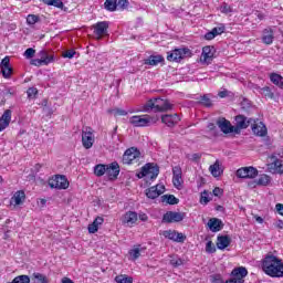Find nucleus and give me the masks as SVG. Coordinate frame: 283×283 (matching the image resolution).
Masks as SVG:
<instances>
[{"mask_svg": "<svg viewBox=\"0 0 283 283\" xmlns=\"http://www.w3.org/2000/svg\"><path fill=\"white\" fill-rule=\"evenodd\" d=\"M261 269L269 277H283V261L271 252L262 259Z\"/></svg>", "mask_w": 283, "mask_h": 283, "instance_id": "1", "label": "nucleus"}, {"mask_svg": "<svg viewBox=\"0 0 283 283\" xmlns=\"http://www.w3.org/2000/svg\"><path fill=\"white\" fill-rule=\"evenodd\" d=\"M249 275V271L244 266L234 268L231 272V279L226 281L221 274L212 275V283H244V279Z\"/></svg>", "mask_w": 283, "mask_h": 283, "instance_id": "2", "label": "nucleus"}, {"mask_svg": "<svg viewBox=\"0 0 283 283\" xmlns=\"http://www.w3.org/2000/svg\"><path fill=\"white\" fill-rule=\"evenodd\" d=\"M144 112H149L150 109H154L155 112H171L174 109V104L169 102V99H164L160 97L157 98H150L146 102V104L143 106Z\"/></svg>", "mask_w": 283, "mask_h": 283, "instance_id": "3", "label": "nucleus"}, {"mask_svg": "<svg viewBox=\"0 0 283 283\" xmlns=\"http://www.w3.org/2000/svg\"><path fill=\"white\" fill-rule=\"evenodd\" d=\"M158 120H160L158 115H135L129 118L133 127H149L150 125H156Z\"/></svg>", "mask_w": 283, "mask_h": 283, "instance_id": "4", "label": "nucleus"}, {"mask_svg": "<svg viewBox=\"0 0 283 283\" xmlns=\"http://www.w3.org/2000/svg\"><path fill=\"white\" fill-rule=\"evenodd\" d=\"M160 174V167L157 164L148 163L142 167V170L137 174V178H149L156 180Z\"/></svg>", "mask_w": 283, "mask_h": 283, "instance_id": "5", "label": "nucleus"}, {"mask_svg": "<svg viewBox=\"0 0 283 283\" xmlns=\"http://www.w3.org/2000/svg\"><path fill=\"white\" fill-rule=\"evenodd\" d=\"M185 56H191V50L187 48L174 49L167 53V61L170 63H180Z\"/></svg>", "mask_w": 283, "mask_h": 283, "instance_id": "6", "label": "nucleus"}, {"mask_svg": "<svg viewBox=\"0 0 283 283\" xmlns=\"http://www.w3.org/2000/svg\"><path fill=\"white\" fill-rule=\"evenodd\" d=\"M49 187L51 189H69L70 188V181L67 180V177L65 175H54L49 179Z\"/></svg>", "mask_w": 283, "mask_h": 283, "instance_id": "7", "label": "nucleus"}, {"mask_svg": "<svg viewBox=\"0 0 283 283\" xmlns=\"http://www.w3.org/2000/svg\"><path fill=\"white\" fill-rule=\"evenodd\" d=\"M258 168L253 166H248V167H241L237 170L235 176L237 178H241L244 180H253L258 178Z\"/></svg>", "mask_w": 283, "mask_h": 283, "instance_id": "8", "label": "nucleus"}, {"mask_svg": "<svg viewBox=\"0 0 283 283\" xmlns=\"http://www.w3.org/2000/svg\"><path fill=\"white\" fill-rule=\"evenodd\" d=\"M94 129L90 126H86L82 129V145L84 149H92L94 147Z\"/></svg>", "mask_w": 283, "mask_h": 283, "instance_id": "9", "label": "nucleus"}, {"mask_svg": "<svg viewBox=\"0 0 283 283\" xmlns=\"http://www.w3.org/2000/svg\"><path fill=\"white\" fill-rule=\"evenodd\" d=\"M120 222L123 227H128L132 229L138 224V212L128 210L120 217Z\"/></svg>", "mask_w": 283, "mask_h": 283, "instance_id": "10", "label": "nucleus"}, {"mask_svg": "<svg viewBox=\"0 0 283 283\" xmlns=\"http://www.w3.org/2000/svg\"><path fill=\"white\" fill-rule=\"evenodd\" d=\"M138 158H140V150L136 147H130L125 150L122 160L124 165H134V163L138 161Z\"/></svg>", "mask_w": 283, "mask_h": 283, "instance_id": "11", "label": "nucleus"}, {"mask_svg": "<svg viewBox=\"0 0 283 283\" xmlns=\"http://www.w3.org/2000/svg\"><path fill=\"white\" fill-rule=\"evenodd\" d=\"M185 220V212L167 211L163 216L161 222L171 224L174 222H182Z\"/></svg>", "mask_w": 283, "mask_h": 283, "instance_id": "12", "label": "nucleus"}, {"mask_svg": "<svg viewBox=\"0 0 283 283\" xmlns=\"http://www.w3.org/2000/svg\"><path fill=\"white\" fill-rule=\"evenodd\" d=\"M94 34L97 41H101L103 36H107V30H109V22L101 21L93 24Z\"/></svg>", "mask_w": 283, "mask_h": 283, "instance_id": "13", "label": "nucleus"}, {"mask_svg": "<svg viewBox=\"0 0 283 283\" xmlns=\"http://www.w3.org/2000/svg\"><path fill=\"white\" fill-rule=\"evenodd\" d=\"M172 185L175 189H182L185 180H182V168L180 166L172 167Z\"/></svg>", "mask_w": 283, "mask_h": 283, "instance_id": "14", "label": "nucleus"}, {"mask_svg": "<svg viewBox=\"0 0 283 283\" xmlns=\"http://www.w3.org/2000/svg\"><path fill=\"white\" fill-rule=\"evenodd\" d=\"M165 191H166L165 185L157 184L156 186H151L150 188L146 189V196L150 200H156V198H159V196H163Z\"/></svg>", "mask_w": 283, "mask_h": 283, "instance_id": "15", "label": "nucleus"}, {"mask_svg": "<svg viewBox=\"0 0 283 283\" xmlns=\"http://www.w3.org/2000/svg\"><path fill=\"white\" fill-rule=\"evenodd\" d=\"M0 72L3 78H12L14 70L10 66V56H6L0 63Z\"/></svg>", "mask_w": 283, "mask_h": 283, "instance_id": "16", "label": "nucleus"}, {"mask_svg": "<svg viewBox=\"0 0 283 283\" xmlns=\"http://www.w3.org/2000/svg\"><path fill=\"white\" fill-rule=\"evenodd\" d=\"M161 235L166 238L167 240H171L172 242H185L187 240V237L182 234L181 232H177L175 230H165Z\"/></svg>", "mask_w": 283, "mask_h": 283, "instance_id": "17", "label": "nucleus"}, {"mask_svg": "<svg viewBox=\"0 0 283 283\" xmlns=\"http://www.w3.org/2000/svg\"><path fill=\"white\" fill-rule=\"evenodd\" d=\"M119 174H120V166L118 165V163L114 161L107 166L106 176L109 180H116Z\"/></svg>", "mask_w": 283, "mask_h": 283, "instance_id": "18", "label": "nucleus"}, {"mask_svg": "<svg viewBox=\"0 0 283 283\" xmlns=\"http://www.w3.org/2000/svg\"><path fill=\"white\" fill-rule=\"evenodd\" d=\"M213 56H216V48L203 46L202 53H201L203 63H207V65L211 64V61H213Z\"/></svg>", "mask_w": 283, "mask_h": 283, "instance_id": "19", "label": "nucleus"}, {"mask_svg": "<svg viewBox=\"0 0 283 283\" xmlns=\"http://www.w3.org/2000/svg\"><path fill=\"white\" fill-rule=\"evenodd\" d=\"M12 120V111L11 109H6L0 117V133L3 132L4 129H8L10 127V123Z\"/></svg>", "mask_w": 283, "mask_h": 283, "instance_id": "20", "label": "nucleus"}, {"mask_svg": "<svg viewBox=\"0 0 283 283\" xmlns=\"http://www.w3.org/2000/svg\"><path fill=\"white\" fill-rule=\"evenodd\" d=\"M161 123H164V125H166L167 127H176V125L180 123V116H178V114L163 115Z\"/></svg>", "mask_w": 283, "mask_h": 283, "instance_id": "21", "label": "nucleus"}, {"mask_svg": "<svg viewBox=\"0 0 283 283\" xmlns=\"http://www.w3.org/2000/svg\"><path fill=\"white\" fill-rule=\"evenodd\" d=\"M252 132L254 136L264 137L268 134L266 125L262 122L252 120Z\"/></svg>", "mask_w": 283, "mask_h": 283, "instance_id": "22", "label": "nucleus"}, {"mask_svg": "<svg viewBox=\"0 0 283 283\" xmlns=\"http://www.w3.org/2000/svg\"><path fill=\"white\" fill-rule=\"evenodd\" d=\"M227 28L224 27V24H219V27H214L210 32H207L205 34V39L207 41H213L216 36H220V34H224Z\"/></svg>", "mask_w": 283, "mask_h": 283, "instance_id": "23", "label": "nucleus"}, {"mask_svg": "<svg viewBox=\"0 0 283 283\" xmlns=\"http://www.w3.org/2000/svg\"><path fill=\"white\" fill-rule=\"evenodd\" d=\"M275 40V35L273 29L266 28L262 31L261 41L264 45H272L273 41Z\"/></svg>", "mask_w": 283, "mask_h": 283, "instance_id": "24", "label": "nucleus"}, {"mask_svg": "<svg viewBox=\"0 0 283 283\" xmlns=\"http://www.w3.org/2000/svg\"><path fill=\"white\" fill-rule=\"evenodd\" d=\"M25 202V191L18 190L14 192V195L11 197L10 205H13L14 207H19Z\"/></svg>", "mask_w": 283, "mask_h": 283, "instance_id": "25", "label": "nucleus"}, {"mask_svg": "<svg viewBox=\"0 0 283 283\" xmlns=\"http://www.w3.org/2000/svg\"><path fill=\"white\" fill-rule=\"evenodd\" d=\"M218 127L223 132V134H233V126L231 122L226 118H221L217 122Z\"/></svg>", "mask_w": 283, "mask_h": 283, "instance_id": "26", "label": "nucleus"}, {"mask_svg": "<svg viewBox=\"0 0 283 283\" xmlns=\"http://www.w3.org/2000/svg\"><path fill=\"white\" fill-rule=\"evenodd\" d=\"M208 227L212 233H218V231H222L224 224H222V220L218 218H212L208 221Z\"/></svg>", "mask_w": 283, "mask_h": 283, "instance_id": "27", "label": "nucleus"}, {"mask_svg": "<svg viewBox=\"0 0 283 283\" xmlns=\"http://www.w3.org/2000/svg\"><path fill=\"white\" fill-rule=\"evenodd\" d=\"M159 63H165V57L163 55H149L144 60V65H150L151 67L158 65Z\"/></svg>", "mask_w": 283, "mask_h": 283, "instance_id": "28", "label": "nucleus"}, {"mask_svg": "<svg viewBox=\"0 0 283 283\" xmlns=\"http://www.w3.org/2000/svg\"><path fill=\"white\" fill-rule=\"evenodd\" d=\"M231 244V238L229 235H218L217 237V249L224 251L227 247Z\"/></svg>", "mask_w": 283, "mask_h": 283, "instance_id": "29", "label": "nucleus"}, {"mask_svg": "<svg viewBox=\"0 0 283 283\" xmlns=\"http://www.w3.org/2000/svg\"><path fill=\"white\" fill-rule=\"evenodd\" d=\"M39 56L43 62V65H50V63H54V53H51L48 50H42L39 52Z\"/></svg>", "mask_w": 283, "mask_h": 283, "instance_id": "30", "label": "nucleus"}, {"mask_svg": "<svg viewBox=\"0 0 283 283\" xmlns=\"http://www.w3.org/2000/svg\"><path fill=\"white\" fill-rule=\"evenodd\" d=\"M209 171L213 176V178H220V176L224 174V170H222V167H220L219 160H217L213 165L209 167Z\"/></svg>", "mask_w": 283, "mask_h": 283, "instance_id": "31", "label": "nucleus"}, {"mask_svg": "<svg viewBox=\"0 0 283 283\" xmlns=\"http://www.w3.org/2000/svg\"><path fill=\"white\" fill-rule=\"evenodd\" d=\"M253 119H248L244 117V115H238L235 116V125L238 127H240V129H247V127H249V124L252 122Z\"/></svg>", "mask_w": 283, "mask_h": 283, "instance_id": "32", "label": "nucleus"}, {"mask_svg": "<svg viewBox=\"0 0 283 283\" xmlns=\"http://www.w3.org/2000/svg\"><path fill=\"white\" fill-rule=\"evenodd\" d=\"M270 169L274 171V174H283V161L282 159L275 158L272 164H270Z\"/></svg>", "mask_w": 283, "mask_h": 283, "instance_id": "33", "label": "nucleus"}, {"mask_svg": "<svg viewBox=\"0 0 283 283\" xmlns=\"http://www.w3.org/2000/svg\"><path fill=\"white\" fill-rule=\"evenodd\" d=\"M32 283H50V279L45 274H41L39 272H35L31 276Z\"/></svg>", "mask_w": 283, "mask_h": 283, "instance_id": "34", "label": "nucleus"}, {"mask_svg": "<svg viewBox=\"0 0 283 283\" xmlns=\"http://www.w3.org/2000/svg\"><path fill=\"white\" fill-rule=\"evenodd\" d=\"M270 81H271V83H273V85H276L277 87L283 90V77H282V75H280L277 73H271L270 74Z\"/></svg>", "mask_w": 283, "mask_h": 283, "instance_id": "35", "label": "nucleus"}, {"mask_svg": "<svg viewBox=\"0 0 283 283\" xmlns=\"http://www.w3.org/2000/svg\"><path fill=\"white\" fill-rule=\"evenodd\" d=\"M170 264L174 269H178L179 266H185L186 261L178 255H170Z\"/></svg>", "mask_w": 283, "mask_h": 283, "instance_id": "36", "label": "nucleus"}, {"mask_svg": "<svg viewBox=\"0 0 283 283\" xmlns=\"http://www.w3.org/2000/svg\"><path fill=\"white\" fill-rule=\"evenodd\" d=\"M107 166L105 164H98L94 167V174L95 176H97L98 178H101V176H105V174H107Z\"/></svg>", "mask_w": 283, "mask_h": 283, "instance_id": "37", "label": "nucleus"}, {"mask_svg": "<svg viewBox=\"0 0 283 283\" xmlns=\"http://www.w3.org/2000/svg\"><path fill=\"white\" fill-rule=\"evenodd\" d=\"M259 187H269L271 185V176L263 174L256 179Z\"/></svg>", "mask_w": 283, "mask_h": 283, "instance_id": "38", "label": "nucleus"}, {"mask_svg": "<svg viewBox=\"0 0 283 283\" xmlns=\"http://www.w3.org/2000/svg\"><path fill=\"white\" fill-rule=\"evenodd\" d=\"M116 283H134V277L127 275V274H119L115 276Z\"/></svg>", "mask_w": 283, "mask_h": 283, "instance_id": "39", "label": "nucleus"}, {"mask_svg": "<svg viewBox=\"0 0 283 283\" xmlns=\"http://www.w3.org/2000/svg\"><path fill=\"white\" fill-rule=\"evenodd\" d=\"M44 6H53V8H59L60 10H63V1L61 0H40Z\"/></svg>", "mask_w": 283, "mask_h": 283, "instance_id": "40", "label": "nucleus"}, {"mask_svg": "<svg viewBox=\"0 0 283 283\" xmlns=\"http://www.w3.org/2000/svg\"><path fill=\"white\" fill-rule=\"evenodd\" d=\"M161 198L167 205H178V202H180V199L176 198L174 195H164Z\"/></svg>", "mask_w": 283, "mask_h": 283, "instance_id": "41", "label": "nucleus"}, {"mask_svg": "<svg viewBox=\"0 0 283 283\" xmlns=\"http://www.w3.org/2000/svg\"><path fill=\"white\" fill-rule=\"evenodd\" d=\"M118 0H106L104 6L108 12H116Z\"/></svg>", "mask_w": 283, "mask_h": 283, "instance_id": "42", "label": "nucleus"}, {"mask_svg": "<svg viewBox=\"0 0 283 283\" xmlns=\"http://www.w3.org/2000/svg\"><path fill=\"white\" fill-rule=\"evenodd\" d=\"M198 103H200V105H203V107H211L213 105L209 95L200 96L198 98Z\"/></svg>", "mask_w": 283, "mask_h": 283, "instance_id": "43", "label": "nucleus"}, {"mask_svg": "<svg viewBox=\"0 0 283 283\" xmlns=\"http://www.w3.org/2000/svg\"><path fill=\"white\" fill-rule=\"evenodd\" d=\"M40 21H41V18L36 14H29L27 17L28 25H34L35 23H39Z\"/></svg>", "mask_w": 283, "mask_h": 283, "instance_id": "44", "label": "nucleus"}, {"mask_svg": "<svg viewBox=\"0 0 283 283\" xmlns=\"http://www.w3.org/2000/svg\"><path fill=\"white\" fill-rule=\"evenodd\" d=\"M209 202H211V197H209V191L205 190L203 192H201L200 203L209 205Z\"/></svg>", "mask_w": 283, "mask_h": 283, "instance_id": "45", "label": "nucleus"}, {"mask_svg": "<svg viewBox=\"0 0 283 283\" xmlns=\"http://www.w3.org/2000/svg\"><path fill=\"white\" fill-rule=\"evenodd\" d=\"M108 114H114L115 117H118V116H127L128 113L123 108H115V109H109Z\"/></svg>", "mask_w": 283, "mask_h": 283, "instance_id": "46", "label": "nucleus"}, {"mask_svg": "<svg viewBox=\"0 0 283 283\" xmlns=\"http://www.w3.org/2000/svg\"><path fill=\"white\" fill-rule=\"evenodd\" d=\"M220 10L222 14H231V12H233V8L226 2L220 7Z\"/></svg>", "mask_w": 283, "mask_h": 283, "instance_id": "47", "label": "nucleus"}, {"mask_svg": "<svg viewBox=\"0 0 283 283\" xmlns=\"http://www.w3.org/2000/svg\"><path fill=\"white\" fill-rule=\"evenodd\" d=\"M206 253H216V244H213V241L206 243Z\"/></svg>", "mask_w": 283, "mask_h": 283, "instance_id": "48", "label": "nucleus"}, {"mask_svg": "<svg viewBox=\"0 0 283 283\" xmlns=\"http://www.w3.org/2000/svg\"><path fill=\"white\" fill-rule=\"evenodd\" d=\"M117 8L119 10H127L129 8V0H118Z\"/></svg>", "mask_w": 283, "mask_h": 283, "instance_id": "49", "label": "nucleus"}, {"mask_svg": "<svg viewBox=\"0 0 283 283\" xmlns=\"http://www.w3.org/2000/svg\"><path fill=\"white\" fill-rule=\"evenodd\" d=\"M63 59H74L76 56V51L74 50H66L62 54Z\"/></svg>", "mask_w": 283, "mask_h": 283, "instance_id": "50", "label": "nucleus"}, {"mask_svg": "<svg viewBox=\"0 0 283 283\" xmlns=\"http://www.w3.org/2000/svg\"><path fill=\"white\" fill-rule=\"evenodd\" d=\"M27 94L28 98H34L36 94H39V90H36V87H30L28 88Z\"/></svg>", "mask_w": 283, "mask_h": 283, "instance_id": "51", "label": "nucleus"}, {"mask_svg": "<svg viewBox=\"0 0 283 283\" xmlns=\"http://www.w3.org/2000/svg\"><path fill=\"white\" fill-rule=\"evenodd\" d=\"M34 54H36V50L29 48L24 52L25 59H33Z\"/></svg>", "mask_w": 283, "mask_h": 283, "instance_id": "52", "label": "nucleus"}, {"mask_svg": "<svg viewBox=\"0 0 283 283\" xmlns=\"http://www.w3.org/2000/svg\"><path fill=\"white\" fill-rule=\"evenodd\" d=\"M213 196H216L217 198H222V196H224V190H222L220 187H216L212 190Z\"/></svg>", "mask_w": 283, "mask_h": 283, "instance_id": "53", "label": "nucleus"}, {"mask_svg": "<svg viewBox=\"0 0 283 283\" xmlns=\"http://www.w3.org/2000/svg\"><path fill=\"white\" fill-rule=\"evenodd\" d=\"M43 63H45V61L41 60V57L31 60V65H34L35 67H41V65H45Z\"/></svg>", "mask_w": 283, "mask_h": 283, "instance_id": "54", "label": "nucleus"}, {"mask_svg": "<svg viewBox=\"0 0 283 283\" xmlns=\"http://www.w3.org/2000/svg\"><path fill=\"white\" fill-rule=\"evenodd\" d=\"M130 255L134 258V260H138V258H140V249L135 248L130 250Z\"/></svg>", "mask_w": 283, "mask_h": 283, "instance_id": "55", "label": "nucleus"}, {"mask_svg": "<svg viewBox=\"0 0 283 283\" xmlns=\"http://www.w3.org/2000/svg\"><path fill=\"white\" fill-rule=\"evenodd\" d=\"M137 220H140L142 222H147L149 220V216L145 212L137 213Z\"/></svg>", "mask_w": 283, "mask_h": 283, "instance_id": "56", "label": "nucleus"}, {"mask_svg": "<svg viewBox=\"0 0 283 283\" xmlns=\"http://www.w3.org/2000/svg\"><path fill=\"white\" fill-rule=\"evenodd\" d=\"M262 92L268 98H273V92H271V88L269 86H264L262 88Z\"/></svg>", "mask_w": 283, "mask_h": 283, "instance_id": "57", "label": "nucleus"}, {"mask_svg": "<svg viewBox=\"0 0 283 283\" xmlns=\"http://www.w3.org/2000/svg\"><path fill=\"white\" fill-rule=\"evenodd\" d=\"M103 222H105V219L103 217H96L94 219V221L92 222V224H95V227H97V229H98V227H101V224H103Z\"/></svg>", "mask_w": 283, "mask_h": 283, "instance_id": "58", "label": "nucleus"}, {"mask_svg": "<svg viewBox=\"0 0 283 283\" xmlns=\"http://www.w3.org/2000/svg\"><path fill=\"white\" fill-rule=\"evenodd\" d=\"M87 229L88 233H96L98 231V227H96V224L93 223L88 224Z\"/></svg>", "mask_w": 283, "mask_h": 283, "instance_id": "59", "label": "nucleus"}, {"mask_svg": "<svg viewBox=\"0 0 283 283\" xmlns=\"http://www.w3.org/2000/svg\"><path fill=\"white\" fill-rule=\"evenodd\" d=\"M275 209H276L279 216L283 217V203H276Z\"/></svg>", "mask_w": 283, "mask_h": 283, "instance_id": "60", "label": "nucleus"}, {"mask_svg": "<svg viewBox=\"0 0 283 283\" xmlns=\"http://www.w3.org/2000/svg\"><path fill=\"white\" fill-rule=\"evenodd\" d=\"M200 158H202V155H200V154H192L190 160H192V163H198V160H200Z\"/></svg>", "mask_w": 283, "mask_h": 283, "instance_id": "61", "label": "nucleus"}, {"mask_svg": "<svg viewBox=\"0 0 283 283\" xmlns=\"http://www.w3.org/2000/svg\"><path fill=\"white\" fill-rule=\"evenodd\" d=\"M248 187H250V189H255V187H260V185L258 184V179L253 180V181H250L248 184Z\"/></svg>", "mask_w": 283, "mask_h": 283, "instance_id": "62", "label": "nucleus"}, {"mask_svg": "<svg viewBox=\"0 0 283 283\" xmlns=\"http://www.w3.org/2000/svg\"><path fill=\"white\" fill-rule=\"evenodd\" d=\"M38 205H39V207H45V205H48V200L46 199H39L38 200Z\"/></svg>", "mask_w": 283, "mask_h": 283, "instance_id": "63", "label": "nucleus"}, {"mask_svg": "<svg viewBox=\"0 0 283 283\" xmlns=\"http://www.w3.org/2000/svg\"><path fill=\"white\" fill-rule=\"evenodd\" d=\"M62 283H74V281H72L70 277H63Z\"/></svg>", "mask_w": 283, "mask_h": 283, "instance_id": "64", "label": "nucleus"}]
</instances>
